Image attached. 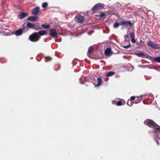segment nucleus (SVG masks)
Here are the masks:
<instances>
[{
  "mask_svg": "<svg viewBox=\"0 0 160 160\" xmlns=\"http://www.w3.org/2000/svg\"><path fill=\"white\" fill-rule=\"evenodd\" d=\"M105 16V14L104 13H102L100 14V16L101 17H103Z\"/></svg>",
  "mask_w": 160,
  "mask_h": 160,
  "instance_id": "obj_31",
  "label": "nucleus"
},
{
  "mask_svg": "<svg viewBox=\"0 0 160 160\" xmlns=\"http://www.w3.org/2000/svg\"><path fill=\"white\" fill-rule=\"evenodd\" d=\"M132 68H133V66H132Z\"/></svg>",
  "mask_w": 160,
  "mask_h": 160,
  "instance_id": "obj_38",
  "label": "nucleus"
},
{
  "mask_svg": "<svg viewBox=\"0 0 160 160\" xmlns=\"http://www.w3.org/2000/svg\"><path fill=\"white\" fill-rule=\"evenodd\" d=\"M28 30L26 28L23 27L22 28L19 29L13 32V34L17 36L21 35L23 32H25Z\"/></svg>",
  "mask_w": 160,
  "mask_h": 160,
  "instance_id": "obj_4",
  "label": "nucleus"
},
{
  "mask_svg": "<svg viewBox=\"0 0 160 160\" xmlns=\"http://www.w3.org/2000/svg\"><path fill=\"white\" fill-rule=\"evenodd\" d=\"M98 83H94V85L95 87H98L100 86L102 83V79L100 78H98L97 79Z\"/></svg>",
  "mask_w": 160,
  "mask_h": 160,
  "instance_id": "obj_11",
  "label": "nucleus"
},
{
  "mask_svg": "<svg viewBox=\"0 0 160 160\" xmlns=\"http://www.w3.org/2000/svg\"><path fill=\"white\" fill-rule=\"evenodd\" d=\"M119 25H120V23H115L114 24L113 27L114 28H117L119 27Z\"/></svg>",
  "mask_w": 160,
  "mask_h": 160,
  "instance_id": "obj_23",
  "label": "nucleus"
},
{
  "mask_svg": "<svg viewBox=\"0 0 160 160\" xmlns=\"http://www.w3.org/2000/svg\"><path fill=\"white\" fill-rule=\"evenodd\" d=\"M39 8L38 7H37L34 8L32 11V13L34 15H37L39 11Z\"/></svg>",
  "mask_w": 160,
  "mask_h": 160,
  "instance_id": "obj_12",
  "label": "nucleus"
},
{
  "mask_svg": "<svg viewBox=\"0 0 160 160\" xmlns=\"http://www.w3.org/2000/svg\"><path fill=\"white\" fill-rule=\"evenodd\" d=\"M124 38L125 39V41L126 42L127 41V38H128L129 36L128 35H126L124 36Z\"/></svg>",
  "mask_w": 160,
  "mask_h": 160,
  "instance_id": "obj_28",
  "label": "nucleus"
},
{
  "mask_svg": "<svg viewBox=\"0 0 160 160\" xmlns=\"http://www.w3.org/2000/svg\"><path fill=\"white\" fill-rule=\"evenodd\" d=\"M38 18V17H37L32 16L28 18L27 19L28 20L31 21H35L37 20Z\"/></svg>",
  "mask_w": 160,
  "mask_h": 160,
  "instance_id": "obj_17",
  "label": "nucleus"
},
{
  "mask_svg": "<svg viewBox=\"0 0 160 160\" xmlns=\"http://www.w3.org/2000/svg\"><path fill=\"white\" fill-rule=\"evenodd\" d=\"M104 5L103 4L100 3L96 4L92 8V10L94 11L98 9H100L102 8L103 7Z\"/></svg>",
  "mask_w": 160,
  "mask_h": 160,
  "instance_id": "obj_6",
  "label": "nucleus"
},
{
  "mask_svg": "<svg viewBox=\"0 0 160 160\" xmlns=\"http://www.w3.org/2000/svg\"><path fill=\"white\" fill-rule=\"evenodd\" d=\"M48 6V3L47 2H44L42 4V7L43 8H45Z\"/></svg>",
  "mask_w": 160,
  "mask_h": 160,
  "instance_id": "obj_27",
  "label": "nucleus"
},
{
  "mask_svg": "<svg viewBox=\"0 0 160 160\" xmlns=\"http://www.w3.org/2000/svg\"><path fill=\"white\" fill-rule=\"evenodd\" d=\"M141 100H138V101H137V100H136L135 101V102H134V103L137 104V103H138L140 102H141Z\"/></svg>",
  "mask_w": 160,
  "mask_h": 160,
  "instance_id": "obj_33",
  "label": "nucleus"
},
{
  "mask_svg": "<svg viewBox=\"0 0 160 160\" xmlns=\"http://www.w3.org/2000/svg\"><path fill=\"white\" fill-rule=\"evenodd\" d=\"M129 35L131 39V42L133 43L136 42V40L135 39V35L134 32H130Z\"/></svg>",
  "mask_w": 160,
  "mask_h": 160,
  "instance_id": "obj_10",
  "label": "nucleus"
},
{
  "mask_svg": "<svg viewBox=\"0 0 160 160\" xmlns=\"http://www.w3.org/2000/svg\"><path fill=\"white\" fill-rule=\"evenodd\" d=\"M135 55L140 57L144 58L145 57L148 58H149V56L142 52H139V53L136 52Z\"/></svg>",
  "mask_w": 160,
  "mask_h": 160,
  "instance_id": "obj_8",
  "label": "nucleus"
},
{
  "mask_svg": "<svg viewBox=\"0 0 160 160\" xmlns=\"http://www.w3.org/2000/svg\"><path fill=\"white\" fill-rule=\"evenodd\" d=\"M142 42H143V41H142V40H141L140 41L139 43H141Z\"/></svg>",
  "mask_w": 160,
  "mask_h": 160,
  "instance_id": "obj_36",
  "label": "nucleus"
},
{
  "mask_svg": "<svg viewBox=\"0 0 160 160\" xmlns=\"http://www.w3.org/2000/svg\"><path fill=\"white\" fill-rule=\"evenodd\" d=\"M120 25H123L124 24L129 25L130 27L132 26V24L131 21H121L120 22Z\"/></svg>",
  "mask_w": 160,
  "mask_h": 160,
  "instance_id": "obj_9",
  "label": "nucleus"
},
{
  "mask_svg": "<svg viewBox=\"0 0 160 160\" xmlns=\"http://www.w3.org/2000/svg\"><path fill=\"white\" fill-rule=\"evenodd\" d=\"M148 45L152 48L156 49H160V47L157 44L153 43L151 41H148L147 42Z\"/></svg>",
  "mask_w": 160,
  "mask_h": 160,
  "instance_id": "obj_5",
  "label": "nucleus"
},
{
  "mask_svg": "<svg viewBox=\"0 0 160 160\" xmlns=\"http://www.w3.org/2000/svg\"><path fill=\"white\" fill-rule=\"evenodd\" d=\"M28 15V14L24 12H22L18 15V18L20 19H22Z\"/></svg>",
  "mask_w": 160,
  "mask_h": 160,
  "instance_id": "obj_14",
  "label": "nucleus"
},
{
  "mask_svg": "<svg viewBox=\"0 0 160 160\" xmlns=\"http://www.w3.org/2000/svg\"><path fill=\"white\" fill-rule=\"evenodd\" d=\"M81 84H83L84 83L83 82H80Z\"/></svg>",
  "mask_w": 160,
  "mask_h": 160,
  "instance_id": "obj_37",
  "label": "nucleus"
},
{
  "mask_svg": "<svg viewBox=\"0 0 160 160\" xmlns=\"http://www.w3.org/2000/svg\"><path fill=\"white\" fill-rule=\"evenodd\" d=\"M80 81L81 82V78L80 79Z\"/></svg>",
  "mask_w": 160,
  "mask_h": 160,
  "instance_id": "obj_39",
  "label": "nucleus"
},
{
  "mask_svg": "<svg viewBox=\"0 0 160 160\" xmlns=\"http://www.w3.org/2000/svg\"><path fill=\"white\" fill-rule=\"evenodd\" d=\"M115 72H108L106 75V77H110L112 76L115 74Z\"/></svg>",
  "mask_w": 160,
  "mask_h": 160,
  "instance_id": "obj_18",
  "label": "nucleus"
},
{
  "mask_svg": "<svg viewBox=\"0 0 160 160\" xmlns=\"http://www.w3.org/2000/svg\"><path fill=\"white\" fill-rule=\"evenodd\" d=\"M127 104L129 106H131L132 104V101L131 100H128Z\"/></svg>",
  "mask_w": 160,
  "mask_h": 160,
  "instance_id": "obj_24",
  "label": "nucleus"
},
{
  "mask_svg": "<svg viewBox=\"0 0 160 160\" xmlns=\"http://www.w3.org/2000/svg\"><path fill=\"white\" fill-rule=\"evenodd\" d=\"M130 47H131V44L129 42V44L128 45H125V46H123V47L124 48H125V49H127V48H130Z\"/></svg>",
  "mask_w": 160,
  "mask_h": 160,
  "instance_id": "obj_26",
  "label": "nucleus"
},
{
  "mask_svg": "<svg viewBox=\"0 0 160 160\" xmlns=\"http://www.w3.org/2000/svg\"><path fill=\"white\" fill-rule=\"evenodd\" d=\"M138 67L142 68H144L146 67V65H139L138 66Z\"/></svg>",
  "mask_w": 160,
  "mask_h": 160,
  "instance_id": "obj_29",
  "label": "nucleus"
},
{
  "mask_svg": "<svg viewBox=\"0 0 160 160\" xmlns=\"http://www.w3.org/2000/svg\"><path fill=\"white\" fill-rule=\"evenodd\" d=\"M46 31L45 30H42L38 32L33 33L29 37L30 41L32 42L38 41L40 38V36H42L45 34Z\"/></svg>",
  "mask_w": 160,
  "mask_h": 160,
  "instance_id": "obj_2",
  "label": "nucleus"
},
{
  "mask_svg": "<svg viewBox=\"0 0 160 160\" xmlns=\"http://www.w3.org/2000/svg\"><path fill=\"white\" fill-rule=\"evenodd\" d=\"M131 100H134L135 99V97L134 96H132L130 98Z\"/></svg>",
  "mask_w": 160,
  "mask_h": 160,
  "instance_id": "obj_32",
  "label": "nucleus"
},
{
  "mask_svg": "<svg viewBox=\"0 0 160 160\" xmlns=\"http://www.w3.org/2000/svg\"><path fill=\"white\" fill-rule=\"evenodd\" d=\"M111 49L110 48H108L105 50V54L106 56H110L111 54Z\"/></svg>",
  "mask_w": 160,
  "mask_h": 160,
  "instance_id": "obj_13",
  "label": "nucleus"
},
{
  "mask_svg": "<svg viewBox=\"0 0 160 160\" xmlns=\"http://www.w3.org/2000/svg\"><path fill=\"white\" fill-rule=\"evenodd\" d=\"M144 123L153 128L154 132H159L160 133V127L156 124L153 121L150 119H147L144 122Z\"/></svg>",
  "mask_w": 160,
  "mask_h": 160,
  "instance_id": "obj_1",
  "label": "nucleus"
},
{
  "mask_svg": "<svg viewBox=\"0 0 160 160\" xmlns=\"http://www.w3.org/2000/svg\"><path fill=\"white\" fill-rule=\"evenodd\" d=\"M154 140L157 142V144L158 145H159V143L158 141V140L160 139V138L158 136H156L154 138Z\"/></svg>",
  "mask_w": 160,
  "mask_h": 160,
  "instance_id": "obj_19",
  "label": "nucleus"
},
{
  "mask_svg": "<svg viewBox=\"0 0 160 160\" xmlns=\"http://www.w3.org/2000/svg\"><path fill=\"white\" fill-rule=\"evenodd\" d=\"M117 102L116 101L113 100L112 101V103L113 104H116V103H117Z\"/></svg>",
  "mask_w": 160,
  "mask_h": 160,
  "instance_id": "obj_34",
  "label": "nucleus"
},
{
  "mask_svg": "<svg viewBox=\"0 0 160 160\" xmlns=\"http://www.w3.org/2000/svg\"><path fill=\"white\" fill-rule=\"evenodd\" d=\"M45 60L46 62L50 61L52 59V58L50 57H48V56L46 57H45Z\"/></svg>",
  "mask_w": 160,
  "mask_h": 160,
  "instance_id": "obj_22",
  "label": "nucleus"
},
{
  "mask_svg": "<svg viewBox=\"0 0 160 160\" xmlns=\"http://www.w3.org/2000/svg\"><path fill=\"white\" fill-rule=\"evenodd\" d=\"M154 60L156 62L160 63V57H158L155 58H154Z\"/></svg>",
  "mask_w": 160,
  "mask_h": 160,
  "instance_id": "obj_21",
  "label": "nucleus"
},
{
  "mask_svg": "<svg viewBox=\"0 0 160 160\" xmlns=\"http://www.w3.org/2000/svg\"><path fill=\"white\" fill-rule=\"evenodd\" d=\"M27 26L29 28L36 29L35 25L30 22H28L27 23Z\"/></svg>",
  "mask_w": 160,
  "mask_h": 160,
  "instance_id": "obj_15",
  "label": "nucleus"
},
{
  "mask_svg": "<svg viewBox=\"0 0 160 160\" xmlns=\"http://www.w3.org/2000/svg\"><path fill=\"white\" fill-rule=\"evenodd\" d=\"M41 26L43 27L44 28L48 29L50 28V25L49 24L46 25L44 24H42V25Z\"/></svg>",
  "mask_w": 160,
  "mask_h": 160,
  "instance_id": "obj_20",
  "label": "nucleus"
},
{
  "mask_svg": "<svg viewBox=\"0 0 160 160\" xmlns=\"http://www.w3.org/2000/svg\"><path fill=\"white\" fill-rule=\"evenodd\" d=\"M49 34L53 38H57L60 33L58 32L56 30L53 29H50L49 30Z\"/></svg>",
  "mask_w": 160,
  "mask_h": 160,
  "instance_id": "obj_3",
  "label": "nucleus"
},
{
  "mask_svg": "<svg viewBox=\"0 0 160 160\" xmlns=\"http://www.w3.org/2000/svg\"><path fill=\"white\" fill-rule=\"evenodd\" d=\"M84 17L81 15L76 16L75 17L76 21L78 23H82L84 21Z\"/></svg>",
  "mask_w": 160,
  "mask_h": 160,
  "instance_id": "obj_7",
  "label": "nucleus"
},
{
  "mask_svg": "<svg viewBox=\"0 0 160 160\" xmlns=\"http://www.w3.org/2000/svg\"><path fill=\"white\" fill-rule=\"evenodd\" d=\"M147 95L146 94H143V95H140V96H137V98H141V97H145V96H146Z\"/></svg>",
  "mask_w": 160,
  "mask_h": 160,
  "instance_id": "obj_30",
  "label": "nucleus"
},
{
  "mask_svg": "<svg viewBox=\"0 0 160 160\" xmlns=\"http://www.w3.org/2000/svg\"><path fill=\"white\" fill-rule=\"evenodd\" d=\"M152 94H149V97H150L152 96Z\"/></svg>",
  "mask_w": 160,
  "mask_h": 160,
  "instance_id": "obj_35",
  "label": "nucleus"
},
{
  "mask_svg": "<svg viewBox=\"0 0 160 160\" xmlns=\"http://www.w3.org/2000/svg\"><path fill=\"white\" fill-rule=\"evenodd\" d=\"M88 52L90 53H91L93 52L92 46H90L89 47L88 49Z\"/></svg>",
  "mask_w": 160,
  "mask_h": 160,
  "instance_id": "obj_25",
  "label": "nucleus"
},
{
  "mask_svg": "<svg viewBox=\"0 0 160 160\" xmlns=\"http://www.w3.org/2000/svg\"><path fill=\"white\" fill-rule=\"evenodd\" d=\"M125 103V102L124 100H119L117 102L116 105L117 106H120L124 105Z\"/></svg>",
  "mask_w": 160,
  "mask_h": 160,
  "instance_id": "obj_16",
  "label": "nucleus"
}]
</instances>
